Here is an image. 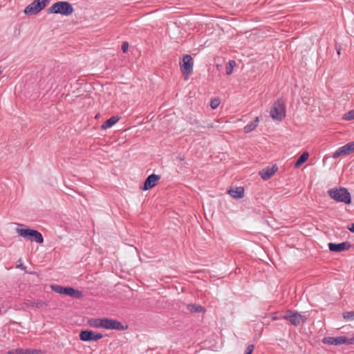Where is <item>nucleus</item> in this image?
Here are the masks:
<instances>
[{
	"label": "nucleus",
	"instance_id": "17",
	"mask_svg": "<svg viewBox=\"0 0 354 354\" xmlns=\"http://www.w3.org/2000/svg\"><path fill=\"white\" fill-rule=\"evenodd\" d=\"M50 288L52 290L57 293L68 295L71 287H64L59 285H51Z\"/></svg>",
	"mask_w": 354,
	"mask_h": 354
},
{
	"label": "nucleus",
	"instance_id": "28",
	"mask_svg": "<svg viewBox=\"0 0 354 354\" xmlns=\"http://www.w3.org/2000/svg\"><path fill=\"white\" fill-rule=\"evenodd\" d=\"M305 92H306V91L304 88V90L301 91V95L303 102L304 104H308V102L310 100V98L307 96V94L306 95L305 94Z\"/></svg>",
	"mask_w": 354,
	"mask_h": 354
},
{
	"label": "nucleus",
	"instance_id": "1",
	"mask_svg": "<svg viewBox=\"0 0 354 354\" xmlns=\"http://www.w3.org/2000/svg\"><path fill=\"white\" fill-rule=\"evenodd\" d=\"M328 194L334 201L345 204L351 203V197L349 192L345 187H335L328 190Z\"/></svg>",
	"mask_w": 354,
	"mask_h": 354
},
{
	"label": "nucleus",
	"instance_id": "11",
	"mask_svg": "<svg viewBox=\"0 0 354 354\" xmlns=\"http://www.w3.org/2000/svg\"><path fill=\"white\" fill-rule=\"evenodd\" d=\"M160 179V176L152 174L149 175L145 180L142 185L140 186V189L143 191L149 190L153 188L157 184V182Z\"/></svg>",
	"mask_w": 354,
	"mask_h": 354
},
{
	"label": "nucleus",
	"instance_id": "20",
	"mask_svg": "<svg viewBox=\"0 0 354 354\" xmlns=\"http://www.w3.org/2000/svg\"><path fill=\"white\" fill-rule=\"evenodd\" d=\"M259 121V118L257 117L254 120H253V121L250 122V123H248V124H246L244 127V132L250 133V132L252 131L253 130H254L257 128V127L258 126Z\"/></svg>",
	"mask_w": 354,
	"mask_h": 354
},
{
	"label": "nucleus",
	"instance_id": "8",
	"mask_svg": "<svg viewBox=\"0 0 354 354\" xmlns=\"http://www.w3.org/2000/svg\"><path fill=\"white\" fill-rule=\"evenodd\" d=\"M128 326H124L120 322L111 318H103V328L106 330H124Z\"/></svg>",
	"mask_w": 354,
	"mask_h": 354
},
{
	"label": "nucleus",
	"instance_id": "34",
	"mask_svg": "<svg viewBox=\"0 0 354 354\" xmlns=\"http://www.w3.org/2000/svg\"><path fill=\"white\" fill-rule=\"evenodd\" d=\"M347 228H348V230L349 231H351V232L354 233V223H351L349 225H348Z\"/></svg>",
	"mask_w": 354,
	"mask_h": 354
},
{
	"label": "nucleus",
	"instance_id": "39",
	"mask_svg": "<svg viewBox=\"0 0 354 354\" xmlns=\"http://www.w3.org/2000/svg\"><path fill=\"white\" fill-rule=\"evenodd\" d=\"M272 319H273V320H276V319H277V317H274L272 318Z\"/></svg>",
	"mask_w": 354,
	"mask_h": 354
},
{
	"label": "nucleus",
	"instance_id": "18",
	"mask_svg": "<svg viewBox=\"0 0 354 354\" xmlns=\"http://www.w3.org/2000/svg\"><path fill=\"white\" fill-rule=\"evenodd\" d=\"M88 324L95 328H103V318H91L87 322Z\"/></svg>",
	"mask_w": 354,
	"mask_h": 354
},
{
	"label": "nucleus",
	"instance_id": "24",
	"mask_svg": "<svg viewBox=\"0 0 354 354\" xmlns=\"http://www.w3.org/2000/svg\"><path fill=\"white\" fill-rule=\"evenodd\" d=\"M236 66V62L234 60H230L225 66L226 74L230 75L233 73V69Z\"/></svg>",
	"mask_w": 354,
	"mask_h": 354
},
{
	"label": "nucleus",
	"instance_id": "2",
	"mask_svg": "<svg viewBox=\"0 0 354 354\" xmlns=\"http://www.w3.org/2000/svg\"><path fill=\"white\" fill-rule=\"evenodd\" d=\"M24 225L18 224V227L16 229L17 232L23 238L27 239L31 241H35L37 243H43L44 238L42 234L37 230L29 228H21Z\"/></svg>",
	"mask_w": 354,
	"mask_h": 354
},
{
	"label": "nucleus",
	"instance_id": "38",
	"mask_svg": "<svg viewBox=\"0 0 354 354\" xmlns=\"http://www.w3.org/2000/svg\"><path fill=\"white\" fill-rule=\"evenodd\" d=\"M337 53L338 55H340V53H340V48L337 50Z\"/></svg>",
	"mask_w": 354,
	"mask_h": 354
},
{
	"label": "nucleus",
	"instance_id": "32",
	"mask_svg": "<svg viewBox=\"0 0 354 354\" xmlns=\"http://www.w3.org/2000/svg\"><path fill=\"white\" fill-rule=\"evenodd\" d=\"M24 354H37V351L36 350L32 349H24Z\"/></svg>",
	"mask_w": 354,
	"mask_h": 354
},
{
	"label": "nucleus",
	"instance_id": "14",
	"mask_svg": "<svg viewBox=\"0 0 354 354\" xmlns=\"http://www.w3.org/2000/svg\"><path fill=\"white\" fill-rule=\"evenodd\" d=\"M28 306L32 308H42L46 307L48 304L46 301L44 300H31L28 301L27 303Z\"/></svg>",
	"mask_w": 354,
	"mask_h": 354
},
{
	"label": "nucleus",
	"instance_id": "35",
	"mask_svg": "<svg viewBox=\"0 0 354 354\" xmlns=\"http://www.w3.org/2000/svg\"><path fill=\"white\" fill-rule=\"evenodd\" d=\"M348 345L354 344V335L350 339H348Z\"/></svg>",
	"mask_w": 354,
	"mask_h": 354
},
{
	"label": "nucleus",
	"instance_id": "16",
	"mask_svg": "<svg viewBox=\"0 0 354 354\" xmlns=\"http://www.w3.org/2000/svg\"><path fill=\"white\" fill-rule=\"evenodd\" d=\"M120 120V118L118 116H112L110 118H109L107 120H106L101 126V128L102 129H106L111 128L112 126H113L115 124H116Z\"/></svg>",
	"mask_w": 354,
	"mask_h": 354
},
{
	"label": "nucleus",
	"instance_id": "29",
	"mask_svg": "<svg viewBox=\"0 0 354 354\" xmlns=\"http://www.w3.org/2000/svg\"><path fill=\"white\" fill-rule=\"evenodd\" d=\"M23 348L11 349L8 352V354H24Z\"/></svg>",
	"mask_w": 354,
	"mask_h": 354
},
{
	"label": "nucleus",
	"instance_id": "12",
	"mask_svg": "<svg viewBox=\"0 0 354 354\" xmlns=\"http://www.w3.org/2000/svg\"><path fill=\"white\" fill-rule=\"evenodd\" d=\"M277 170L278 167L274 165L271 167L268 166L263 168L259 172V174L263 180H267L270 178Z\"/></svg>",
	"mask_w": 354,
	"mask_h": 354
},
{
	"label": "nucleus",
	"instance_id": "27",
	"mask_svg": "<svg viewBox=\"0 0 354 354\" xmlns=\"http://www.w3.org/2000/svg\"><path fill=\"white\" fill-rule=\"evenodd\" d=\"M220 104V100L218 98H214L211 100L210 106L212 109H216Z\"/></svg>",
	"mask_w": 354,
	"mask_h": 354
},
{
	"label": "nucleus",
	"instance_id": "31",
	"mask_svg": "<svg viewBox=\"0 0 354 354\" xmlns=\"http://www.w3.org/2000/svg\"><path fill=\"white\" fill-rule=\"evenodd\" d=\"M254 346L253 344L248 345L246 348L245 354H252V352L254 351Z\"/></svg>",
	"mask_w": 354,
	"mask_h": 354
},
{
	"label": "nucleus",
	"instance_id": "25",
	"mask_svg": "<svg viewBox=\"0 0 354 354\" xmlns=\"http://www.w3.org/2000/svg\"><path fill=\"white\" fill-rule=\"evenodd\" d=\"M342 119L344 120H354V109L351 110L346 113L343 117Z\"/></svg>",
	"mask_w": 354,
	"mask_h": 354
},
{
	"label": "nucleus",
	"instance_id": "13",
	"mask_svg": "<svg viewBox=\"0 0 354 354\" xmlns=\"http://www.w3.org/2000/svg\"><path fill=\"white\" fill-rule=\"evenodd\" d=\"M350 244L347 242H342L340 243H328V248L331 252H339L348 250Z\"/></svg>",
	"mask_w": 354,
	"mask_h": 354
},
{
	"label": "nucleus",
	"instance_id": "36",
	"mask_svg": "<svg viewBox=\"0 0 354 354\" xmlns=\"http://www.w3.org/2000/svg\"><path fill=\"white\" fill-rule=\"evenodd\" d=\"M17 268H20L21 270H25L26 267L24 266L23 264L17 265Z\"/></svg>",
	"mask_w": 354,
	"mask_h": 354
},
{
	"label": "nucleus",
	"instance_id": "19",
	"mask_svg": "<svg viewBox=\"0 0 354 354\" xmlns=\"http://www.w3.org/2000/svg\"><path fill=\"white\" fill-rule=\"evenodd\" d=\"M309 153L308 151L304 152L299 158L295 162V167L299 168L301 165H303L309 158Z\"/></svg>",
	"mask_w": 354,
	"mask_h": 354
},
{
	"label": "nucleus",
	"instance_id": "10",
	"mask_svg": "<svg viewBox=\"0 0 354 354\" xmlns=\"http://www.w3.org/2000/svg\"><path fill=\"white\" fill-rule=\"evenodd\" d=\"M322 342L325 344L328 345H342V344H347L348 345V338L344 336H338V337H326L322 339Z\"/></svg>",
	"mask_w": 354,
	"mask_h": 354
},
{
	"label": "nucleus",
	"instance_id": "9",
	"mask_svg": "<svg viewBox=\"0 0 354 354\" xmlns=\"http://www.w3.org/2000/svg\"><path fill=\"white\" fill-rule=\"evenodd\" d=\"M80 339L83 342L97 341L102 338L103 335L99 333H95L93 330H82L80 333Z\"/></svg>",
	"mask_w": 354,
	"mask_h": 354
},
{
	"label": "nucleus",
	"instance_id": "33",
	"mask_svg": "<svg viewBox=\"0 0 354 354\" xmlns=\"http://www.w3.org/2000/svg\"><path fill=\"white\" fill-rule=\"evenodd\" d=\"M128 48H129V44H128V42H127V41L123 42L122 44V50L124 53H126L128 50Z\"/></svg>",
	"mask_w": 354,
	"mask_h": 354
},
{
	"label": "nucleus",
	"instance_id": "23",
	"mask_svg": "<svg viewBox=\"0 0 354 354\" xmlns=\"http://www.w3.org/2000/svg\"><path fill=\"white\" fill-rule=\"evenodd\" d=\"M68 295L75 299H81L83 297V293L82 291L71 287Z\"/></svg>",
	"mask_w": 354,
	"mask_h": 354
},
{
	"label": "nucleus",
	"instance_id": "30",
	"mask_svg": "<svg viewBox=\"0 0 354 354\" xmlns=\"http://www.w3.org/2000/svg\"><path fill=\"white\" fill-rule=\"evenodd\" d=\"M346 147L349 153L354 151V142H350L347 143Z\"/></svg>",
	"mask_w": 354,
	"mask_h": 354
},
{
	"label": "nucleus",
	"instance_id": "6",
	"mask_svg": "<svg viewBox=\"0 0 354 354\" xmlns=\"http://www.w3.org/2000/svg\"><path fill=\"white\" fill-rule=\"evenodd\" d=\"M194 60L191 55H185L180 62V67L183 75L189 76L192 73Z\"/></svg>",
	"mask_w": 354,
	"mask_h": 354
},
{
	"label": "nucleus",
	"instance_id": "21",
	"mask_svg": "<svg viewBox=\"0 0 354 354\" xmlns=\"http://www.w3.org/2000/svg\"><path fill=\"white\" fill-rule=\"evenodd\" d=\"M349 154L348 149L346 147V145L339 147L337 150H336L333 154L332 155V157L333 158H337L338 157L341 156H346Z\"/></svg>",
	"mask_w": 354,
	"mask_h": 354
},
{
	"label": "nucleus",
	"instance_id": "3",
	"mask_svg": "<svg viewBox=\"0 0 354 354\" xmlns=\"http://www.w3.org/2000/svg\"><path fill=\"white\" fill-rule=\"evenodd\" d=\"M74 11L72 5L68 1H57L53 3L48 9V12L51 14H60L68 16Z\"/></svg>",
	"mask_w": 354,
	"mask_h": 354
},
{
	"label": "nucleus",
	"instance_id": "7",
	"mask_svg": "<svg viewBox=\"0 0 354 354\" xmlns=\"http://www.w3.org/2000/svg\"><path fill=\"white\" fill-rule=\"evenodd\" d=\"M282 318L294 326H297L301 323L306 322L307 320V318H305L301 314L298 313H294L290 310L288 311L284 315H283Z\"/></svg>",
	"mask_w": 354,
	"mask_h": 354
},
{
	"label": "nucleus",
	"instance_id": "4",
	"mask_svg": "<svg viewBox=\"0 0 354 354\" xmlns=\"http://www.w3.org/2000/svg\"><path fill=\"white\" fill-rule=\"evenodd\" d=\"M270 113L272 119L281 121L286 116L285 101L281 98L275 101L270 109Z\"/></svg>",
	"mask_w": 354,
	"mask_h": 354
},
{
	"label": "nucleus",
	"instance_id": "22",
	"mask_svg": "<svg viewBox=\"0 0 354 354\" xmlns=\"http://www.w3.org/2000/svg\"><path fill=\"white\" fill-rule=\"evenodd\" d=\"M187 308L192 313H204L205 311V308L198 304L188 305Z\"/></svg>",
	"mask_w": 354,
	"mask_h": 354
},
{
	"label": "nucleus",
	"instance_id": "37",
	"mask_svg": "<svg viewBox=\"0 0 354 354\" xmlns=\"http://www.w3.org/2000/svg\"><path fill=\"white\" fill-rule=\"evenodd\" d=\"M178 158L180 160H185L184 157H183V156H178Z\"/></svg>",
	"mask_w": 354,
	"mask_h": 354
},
{
	"label": "nucleus",
	"instance_id": "26",
	"mask_svg": "<svg viewBox=\"0 0 354 354\" xmlns=\"http://www.w3.org/2000/svg\"><path fill=\"white\" fill-rule=\"evenodd\" d=\"M343 317L345 320L353 321L354 320V311H348L343 313Z\"/></svg>",
	"mask_w": 354,
	"mask_h": 354
},
{
	"label": "nucleus",
	"instance_id": "15",
	"mask_svg": "<svg viewBox=\"0 0 354 354\" xmlns=\"http://www.w3.org/2000/svg\"><path fill=\"white\" fill-rule=\"evenodd\" d=\"M229 194L234 198H241L244 196V189L242 187L232 189L228 191Z\"/></svg>",
	"mask_w": 354,
	"mask_h": 354
},
{
	"label": "nucleus",
	"instance_id": "5",
	"mask_svg": "<svg viewBox=\"0 0 354 354\" xmlns=\"http://www.w3.org/2000/svg\"><path fill=\"white\" fill-rule=\"evenodd\" d=\"M50 0H34L31 3L28 5L24 12L26 15H35L42 10Z\"/></svg>",
	"mask_w": 354,
	"mask_h": 354
}]
</instances>
